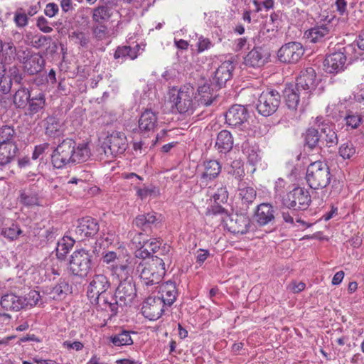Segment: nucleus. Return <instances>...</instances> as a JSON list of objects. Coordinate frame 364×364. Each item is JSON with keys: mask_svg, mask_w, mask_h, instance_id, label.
Returning a JSON list of instances; mask_svg holds the SVG:
<instances>
[{"mask_svg": "<svg viewBox=\"0 0 364 364\" xmlns=\"http://www.w3.org/2000/svg\"><path fill=\"white\" fill-rule=\"evenodd\" d=\"M90 151L87 144H79L69 138L64 139L53 150L51 162L56 168H61L68 164L82 163L87 161Z\"/></svg>", "mask_w": 364, "mask_h": 364, "instance_id": "f257e3e1", "label": "nucleus"}, {"mask_svg": "<svg viewBox=\"0 0 364 364\" xmlns=\"http://www.w3.org/2000/svg\"><path fill=\"white\" fill-rule=\"evenodd\" d=\"M169 262L168 257L160 258L158 255L152 256L147 261L140 262L137 267L141 284L148 292L158 289L166 273V265Z\"/></svg>", "mask_w": 364, "mask_h": 364, "instance_id": "f03ea898", "label": "nucleus"}, {"mask_svg": "<svg viewBox=\"0 0 364 364\" xmlns=\"http://www.w3.org/2000/svg\"><path fill=\"white\" fill-rule=\"evenodd\" d=\"M306 179L313 189L326 188L331 181L330 168L326 163L316 161L309 164Z\"/></svg>", "mask_w": 364, "mask_h": 364, "instance_id": "7ed1b4c3", "label": "nucleus"}, {"mask_svg": "<svg viewBox=\"0 0 364 364\" xmlns=\"http://www.w3.org/2000/svg\"><path fill=\"white\" fill-rule=\"evenodd\" d=\"M92 255L89 250H75L70 256L68 269L75 276L85 277L92 268Z\"/></svg>", "mask_w": 364, "mask_h": 364, "instance_id": "20e7f679", "label": "nucleus"}, {"mask_svg": "<svg viewBox=\"0 0 364 364\" xmlns=\"http://www.w3.org/2000/svg\"><path fill=\"white\" fill-rule=\"evenodd\" d=\"M17 58L22 63L23 71L28 75L38 74L46 65V60L40 53L23 50L21 54H18Z\"/></svg>", "mask_w": 364, "mask_h": 364, "instance_id": "39448f33", "label": "nucleus"}, {"mask_svg": "<svg viewBox=\"0 0 364 364\" xmlns=\"http://www.w3.org/2000/svg\"><path fill=\"white\" fill-rule=\"evenodd\" d=\"M311 201L308 190L296 187L287 194L283 198L282 203L287 208L299 210L307 209Z\"/></svg>", "mask_w": 364, "mask_h": 364, "instance_id": "423d86ee", "label": "nucleus"}, {"mask_svg": "<svg viewBox=\"0 0 364 364\" xmlns=\"http://www.w3.org/2000/svg\"><path fill=\"white\" fill-rule=\"evenodd\" d=\"M353 49V46L348 45L339 49L338 51L328 55L323 61L326 72L329 73H338L344 70L347 59L346 54Z\"/></svg>", "mask_w": 364, "mask_h": 364, "instance_id": "0eeeda50", "label": "nucleus"}, {"mask_svg": "<svg viewBox=\"0 0 364 364\" xmlns=\"http://www.w3.org/2000/svg\"><path fill=\"white\" fill-rule=\"evenodd\" d=\"M281 97L276 90L263 92L259 97L257 103L258 112L265 117L274 113L279 106Z\"/></svg>", "mask_w": 364, "mask_h": 364, "instance_id": "6e6552de", "label": "nucleus"}, {"mask_svg": "<svg viewBox=\"0 0 364 364\" xmlns=\"http://www.w3.org/2000/svg\"><path fill=\"white\" fill-rule=\"evenodd\" d=\"M102 147L106 155L116 156L123 154L127 148L125 134L120 132H113L105 139Z\"/></svg>", "mask_w": 364, "mask_h": 364, "instance_id": "1a4fd4ad", "label": "nucleus"}, {"mask_svg": "<svg viewBox=\"0 0 364 364\" xmlns=\"http://www.w3.org/2000/svg\"><path fill=\"white\" fill-rule=\"evenodd\" d=\"M304 54V48L301 43L292 41L283 45L277 52L280 62L294 64L299 62Z\"/></svg>", "mask_w": 364, "mask_h": 364, "instance_id": "9d476101", "label": "nucleus"}, {"mask_svg": "<svg viewBox=\"0 0 364 364\" xmlns=\"http://www.w3.org/2000/svg\"><path fill=\"white\" fill-rule=\"evenodd\" d=\"M193 92L192 89H180L177 94L171 96V101L174 103L177 110L181 114H192L197 107L196 101L193 100Z\"/></svg>", "mask_w": 364, "mask_h": 364, "instance_id": "9b49d317", "label": "nucleus"}, {"mask_svg": "<svg viewBox=\"0 0 364 364\" xmlns=\"http://www.w3.org/2000/svg\"><path fill=\"white\" fill-rule=\"evenodd\" d=\"M110 286L111 283L107 276L103 274H95L89 284L87 291L90 301H97L99 296L105 295Z\"/></svg>", "mask_w": 364, "mask_h": 364, "instance_id": "f8f14e48", "label": "nucleus"}, {"mask_svg": "<svg viewBox=\"0 0 364 364\" xmlns=\"http://www.w3.org/2000/svg\"><path fill=\"white\" fill-rule=\"evenodd\" d=\"M136 296V289L133 279L121 281L114 293V299L119 306L131 305Z\"/></svg>", "mask_w": 364, "mask_h": 364, "instance_id": "ddd939ff", "label": "nucleus"}, {"mask_svg": "<svg viewBox=\"0 0 364 364\" xmlns=\"http://www.w3.org/2000/svg\"><path fill=\"white\" fill-rule=\"evenodd\" d=\"M316 72L313 68H307L300 72L296 77V90L301 91L304 95V97L309 98L310 93L316 87Z\"/></svg>", "mask_w": 364, "mask_h": 364, "instance_id": "4468645a", "label": "nucleus"}, {"mask_svg": "<svg viewBox=\"0 0 364 364\" xmlns=\"http://www.w3.org/2000/svg\"><path fill=\"white\" fill-rule=\"evenodd\" d=\"M100 230L96 219L91 217H85L77 220V225L75 230L76 239L83 240L88 237H93Z\"/></svg>", "mask_w": 364, "mask_h": 364, "instance_id": "2eb2a0df", "label": "nucleus"}, {"mask_svg": "<svg viewBox=\"0 0 364 364\" xmlns=\"http://www.w3.org/2000/svg\"><path fill=\"white\" fill-rule=\"evenodd\" d=\"M225 222L228 230L235 235H244L250 230L252 226L250 219L242 214L227 215Z\"/></svg>", "mask_w": 364, "mask_h": 364, "instance_id": "dca6fc26", "label": "nucleus"}, {"mask_svg": "<svg viewBox=\"0 0 364 364\" xmlns=\"http://www.w3.org/2000/svg\"><path fill=\"white\" fill-rule=\"evenodd\" d=\"M166 308L157 296H149L142 304L141 313L151 321L159 318Z\"/></svg>", "mask_w": 364, "mask_h": 364, "instance_id": "f3484780", "label": "nucleus"}, {"mask_svg": "<svg viewBox=\"0 0 364 364\" xmlns=\"http://www.w3.org/2000/svg\"><path fill=\"white\" fill-rule=\"evenodd\" d=\"M269 53L263 47H255L245 57L244 63L247 67L259 68L268 62Z\"/></svg>", "mask_w": 364, "mask_h": 364, "instance_id": "a211bd4d", "label": "nucleus"}, {"mask_svg": "<svg viewBox=\"0 0 364 364\" xmlns=\"http://www.w3.org/2000/svg\"><path fill=\"white\" fill-rule=\"evenodd\" d=\"M225 118L227 124L230 127L241 126L248 118L247 110L242 105H234L226 112Z\"/></svg>", "mask_w": 364, "mask_h": 364, "instance_id": "6ab92c4d", "label": "nucleus"}, {"mask_svg": "<svg viewBox=\"0 0 364 364\" xmlns=\"http://www.w3.org/2000/svg\"><path fill=\"white\" fill-rule=\"evenodd\" d=\"M233 69L234 65L231 61L226 60L222 63L215 72L212 86L215 87L217 90L223 87L227 81L232 78Z\"/></svg>", "mask_w": 364, "mask_h": 364, "instance_id": "aec40b11", "label": "nucleus"}, {"mask_svg": "<svg viewBox=\"0 0 364 364\" xmlns=\"http://www.w3.org/2000/svg\"><path fill=\"white\" fill-rule=\"evenodd\" d=\"M18 201L26 207L41 205L38 191L33 185H29L18 191Z\"/></svg>", "mask_w": 364, "mask_h": 364, "instance_id": "412c9836", "label": "nucleus"}, {"mask_svg": "<svg viewBox=\"0 0 364 364\" xmlns=\"http://www.w3.org/2000/svg\"><path fill=\"white\" fill-rule=\"evenodd\" d=\"M255 220L259 226H264L274 221L275 210L272 204L263 203L257 205Z\"/></svg>", "mask_w": 364, "mask_h": 364, "instance_id": "4be33fe9", "label": "nucleus"}, {"mask_svg": "<svg viewBox=\"0 0 364 364\" xmlns=\"http://www.w3.org/2000/svg\"><path fill=\"white\" fill-rule=\"evenodd\" d=\"M203 171L200 177V186L208 183L216 178L221 172V165L217 160H208L203 162Z\"/></svg>", "mask_w": 364, "mask_h": 364, "instance_id": "5701e85b", "label": "nucleus"}, {"mask_svg": "<svg viewBox=\"0 0 364 364\" xmlns=\"http://www.w3.org/2000/svg\"><path fill=\"white\" fill-rule=\"evenodd\" d=\"M215 87H212L208 84H205L200 86L198 89V92L194 97V100L197 106L208 107L210 106L218 97L217 90Z\"/></svg>", "mask_w": 364, "mask_h": 364, "instance_id": "b1692460", "label": "nucleus"}, {"mask_svg": "<svg viewBox=\"0 0 364 364\" xmlns=\"http://www.w3.org/2000/svg\"><path fill=\"white\" fill-rule=\"evenodd\" d=\"M159 288L157 296L166 307H170L176 301L178 291L175 282L168 281L158 286Z\"/></svg>", "mask_w": 364, "mask_h": 364, "instance_id": "393cba45", "label": "nucleus"}, {"mask_svg": "<svg viewBox=\"0 0 364 364\" xmlns=\"http://www.w3.org/2000/svg\"><path fill=\"white\" fill-rule=\"evenodd\" d=\"M47 105L46 94L44 91L39 90L31 95L29 103L27 105L28 115L33 116L38 113H43Z\"/></svg>", "mask_w": 364, "mask_h": 364, "instance_id": "a878e982", "label": "nucleus"}, {"mask_svg": "<svg viewBox=\"0 0 364 364\" xmlns=\"http://www.w3.org/2000/svg\"><path fill=\"white\" fill-rule=\"evenodd\" d=\"M333 25L328 22L317 25L309 31L308 38L313 43H318L329 39L333 33Z\"/></svg>", "mask_w": 364, "mask_h": 364, "instance_id": "bb28decb", "label": "nucleus"}, {"mask_svg": "<svg viewBox=\"0 0 364 364\" xmlns=\"http://www.w3.org/2000/svg\"><path fill=\"white\" fill-rule=\"evenodd\" d=\"M92 304L96 305L97 311H105L107 313V320H110L118 313L119 304L114 299V295L111 296L109 300L105 295L99 296L97 301L90 302Z\"/></svg>", "mask_w": 364, "mask_h": 364, "instance_id": "cd10ccee", "label": "nucleus"}, {"mask_svg": "<svg viewBox=\"0 0 364 364\" xmlns=\"http://www.w3.org/2000/svg\"><path fill=\"white\" fill-rule=\"evenodd\" d=\"M158 117L151 109H146L141 114L138 121L139 129L141 133L154 132L157 127Z\"/></svg>", "mask_w": 364, "mask_h": 364, "instance_id": "c85d7f7f", "label": "nucleus"}, {"mask_svg": "<svg viewBox=\"0 0 364 364\" xmlns=\"http://www.w3.org/2000/svg\"><path fill=\"white\" fill-rule=\"evenodd\" d=\"M144 50V48H142L140 44H136L134 47H131L130 46H118L114 53V58L121 60L122 62L127 58L134 60L138 55L141 54Z\"/></svg>", "mask_w": 364, "mask_h": 364, "instance_id": "c756f323", "label": "nucleus"}, {"mask_svg": "<svg viewBox=\"0 0 364 364\" xmlns=\"http://www.w3.org/2000/svg\"><path fill=\"white\" fill-rule=\"evenodd\" d=\"M109 268L112 275L116 276L120 282L132 279V274L134 266L128 260L120 264H112Z\"/></svg>", "mask_w": 364, "mask_h": 364, "instance_id": "7c9ffc66", "label": "nucleus"}, {"mask_svg": "<svg viewBox=\"0 0 364 364\" xmlns=\"http://www.w3.org/2000/svg\"><path fill=\"white\" fill-rule=\"evenodd\" d=\"M45 134L49 137H58L63 133V126L60 120L54 116H48L43 121Z\"/></svg>", "mask_w": 364, "mask_h": 364, "instance_id": "2f4dec72", "label": "nucleus"}, {"mask_svg": "<svg viewBox=\"0 0 364 364\" xmlns=\"http://www.w3.org/2000/svg\"><path fill=\"white\" fill-rule=\"evenodd\" d=\"M3 309L7 311H19L26 305V299L14 294H7L1 297L0 301Z\"/></svg>", "mask_w": 364, "mask_h": 364, "instance_id": "473e14b6", "label": "nucleus"}, {"mask_svg": "<svg viewBox=\"0 0 364 364\" xmlns=\"http://www.w3.org/2000/svg\"><path fill=\"white\" fill-rule=\"evenodd\" d=\"M160 218L161 215H158L154 212L140 214L135 218L134 224L138 228L145 231L150 228L152 225L160 222Z\"/></svg>", "mask_w": 364, "mask_h": 364, "instance_id": "72a5a7b5", "label": "nucleus"}, {"mask_svg": "<svg viewBox=\"0 0 364 364\" xmlns=\"http://www.w3.org/2000/svg\"><path fill=\"white\" fill-rule=\"evenodd\" d=\"M18 151L16 143L0 144V165L9 164L15 159Z\"/></svg>", "mask_w": 364, "mask_h": 364, "instance_id": "f704fd0d", "label": "nucleus"}, {"mask_svg": "<svg viewBox=\"0 0 364 364\" xmlns=\"http://www.w3.org/2000/svg\"><path fill=\"white\" fill-rule=\"evenodd\" d=\"M215 147L222 153H227L232 149L233 137L229 131L224 129L218 134Z\"/></svg>", "mask_w": 364, "mask_h": 364, "instance_id": "c9c22d12", "label": "nucleus"}, {"mask_svg": "<svg viewBox=\"0 0 364 364\" xmlns=\"http://www.w3.org/2000/svg\"><path fill=\"white\" fill-rule=\"evenodd\" d=\"M285 103L287 107L291 110H296L299 99L301 97L303 99H306V97H304V95L301 91H297L296 87H287L284 91Z\"/></svg>", "mask_w": 364, "mask_h": 364, "instance_id": "e433bc0d", "label": "nucleus"}, {"mask_svg": "<svg viewBox=\"0 0 364 364\" xmlns=\"http://www.w3.org/2000/svg\"><path fill=\"white\" fill-rule=\"evenodd\" d=\"M242 151L246 155L247 163L250 165L256 166L261 162V151L257 145L250 144L248 142L244 143L242 144Z\"/></svg>", "mask_w": 364, "mask_h": 364, "instance_id": "4c0bfd02", "label": "nucleus"}, {"mask_svg": "<svg viewBox=\"0 0 364 364\" xmlns=\"http://www.w3.org/2000/svg\"><path fill=\"white\" fill-rule=\"evenodd\" d=\"M69 286L65 282H60L54 287H48L44 291L47 298L50 300H61L67 294Z\"/></svg>", "mask_w": 364, "mask_h": 364, "instance_id": "58836bf2", "label": "nucleus"}, {"mask_svg": "<svg viewBox=\"0 0 364 364\" xmlns=\"http://www.w3.org/2000/svg\"><path fill=\"white\" fill-rule=\"evenodd\" d=\"M113 15V8L108 4L98 6L92 10V21L97 23L107 21Z\"/></svg>", "mask_w": 364, "mask_h": 364, "instance_id": "ea45409f", "label": "nucleus"}, {"mask_svg": "<svg viewBox=\"0 0 364 364\" xmlns=\"http://www.w3.org/2000/svg\"><path fill=\"white\" fill-rule=\"evenodd\" d=\"M33 91V88L29 90L25 87H21L14 95L13 102L15 106L18 109L26 108Z\"/></svg>", "mask_w": 364, "mask_h": 364, "instance_id": "a19ab883", "label": "nucleus"}, {"mask_svg": "<svg viewBox=\"0 0 364 364\" xmlns=\"http://www.w3.org/2000/svg\"><path fill=\"white\" fill-rule=\"evenodd\" d=\"M131 334L136 335L134 331L121 330L119 333L112 335L109 337V341L114 346H123L132 345L134 341Z\"/></svg>", "mask_w": 364, "mask_h": 364, "instance_id": "79ce46f5", "label": "nucleus"}, {"mask_svg": "<svg viewBox=\"0 0 364 364\" xmlns=\"http://www.w3.org/2000/svg\"><path fill=\"white\" fill-rule=\"evenodd\" d=\"M75 243V240L70 237H63L57 243L56 256L59 259H64Z\"/></svg>", "mask_w": 364, "mask_h": 364, "instance_id": "37998d69", "label": "nucleus"}, {"mask_svg": "<svg viewBox=\"0 0 364 364\" xmlns=\"http://www.w3.org/2000/svg\"><path fill=\"white\" fill-rule=\"evenodd\" d=\"M320 136L318 129L314 127L308 128L304 134V146L314 150L318 146Z\"/></svg>", "mask_w": 364, "mask_h": 364, "instance_id": "c03bdc74", "label": "nucleus"}, {"mask_svg": "<svg viewBox=\"0 0 364 364\" xmlns=\"http://www.w3.org/2000/svg\"><path fill=\"white\" fill-rule=\"evenodd\" d=\"M321 132L324 134V140L328 147L335 146L338 144V139L334 129L328 124H323L321 127Z\"/></svg>", "mask_w": 364, "mask_h": 364, "instance_id": "a18cd8bd", "label": "nucleus"}, {"mask_svg": "<svg viewBox=\"0 0 364 364\" xmlns=\"http://www.w3.org/2000/svg\"><path fill=\"white\" fill-rule=\"evenodd\" d=\"M22 232L23 231L18 225L12 223L10 226L4 227L1 229V235L10 240H15L18 238Z\"/></svg>", "mask_w": 364, "mask_h": 364, "instance_id": "49530a36", "label": "nucleus"}, {"mask_svg": "<svg viewBox=\"0 0 364 364\" xmlns=\"http://www.w3.org/2000/svg\"><path fill=\"white\" fill-rule=\"evenodd\" d=\"M16 132L13 127L5 125L0 127V144L16 143Z\"/></svg>", "mask_w": 364, "mask_h": 364, "instance_id": "de8ad7c7", "label": "nucleus"}, {"mask_svg": "<svg viewBox=\"0 0 364 364\" xmlns=\"http://www.w3.org/2000/svg\"><path fill=\"white\" fill-rule=\"evenodd\" d=\"M338 153L343 159H349L355 154L356 149L353 144L348 141L340 146Z\"/></svg>", "mask_w": 364, "mask_h": 364, "instance_id": "09e8293b", "label": "nucleus"}, {"mask_svg": "<svg viewBox=\"0 0 364 364\" xmlns=\"http://www.w3.org/2000/svg\"><path fill=\"white\" fill-rule=\"evenodd\" d=\"M239 195L242 202L249 205L256 198L257 193L254 188L245 187L240 188Z\"/></svg>", "mask_w": 364, "mask_h": 364, "instance_id": "8fccbe9b", "label": "nucleus"}, {"mask_svg": "<svg viewBox=\"0 0 364 364\" xmlns=\"http://www.w3.org/2000/svg\"><path fill=\"white\" fill-rule=\"evenodd\" d=\"M346 125L351 129H356L362 122V117L360 114L352 111H348L344 117Z\"/></svg>", "mask_w": 364, "mask_h": 364, "instance_id": "3c124183", "label": "nucleus"}, {"mask_svg": "<svg viewBox=\"0 0 364 364\" xmlns=\"http://www.w3.org/2000/svg\"><path fill=\"white\" fill-rule=\"evenodd\" d=\"M229 173L232 174L235 178L242 180L245 176L243 162L240 159L233 161L231 164Z\"/></svg>", "mask_w": 364, "mask_h": 364, "instance_id": "603ef678", "label": "nucleus"}, {"mask_svg": "<svg viewBox=\"0 0 364 364\" xmlns=\"http://www.w3.org/2000/svg\"><path fill=\"white\" fill-rule=\"evenodd\" d=\"M214 200L216 203H225L228 199V191L225 186H221L217 188L216 193L213 196Z\"/></svg>", "mask_w": 364, "mask_h": 364, "instance_id": "864d4df0", "label": "nucleus"}, {"mask_svg": "<svg viewBox=\"0 0 364 364\" xmlns=\"http://www.w3.org/2000/svg\"><path fill=\"white\" fill-rule=\"evenodd\" d=\"M22 9H20L15 12L14 21L18 28H23L28 25V17L27 14L21 12Z\"/></svg>", "mask_w": 364, "mask_h": 364, "instance_id": "5fc2aeb1", "label": "nucleus"}, {"mask_svg": "<svg viewBox=\"0 0 364 364\" xmlns=\"http://www.w3.org/2000/svg\"><path fill=\"white\" fill-rule=\"evenodd\" d=\"M9 79L11 80V82L21 84L23 80V73L20 71L18 68L14 65L11 67L9 70V75L7 76Z\"/></svg>", "mask_w": 364, "mask_h": 364, "instance_id": "6e6d98bb", "label": "nucleus"}, {"mask_svg": "<svg viewBox=\"0 0 364 364\" xmlns=\"http://www.w3.org/2000/svg\"><path fill=\"white\" fill-rule=\"evenodd\" d=\"M196 46L197 52L200 53L212 48L213 46V43L209 38L200 36L198 38V41Z\"/></svg>", "mask_w": 364, "mask_h": 364, "instance_id": "4d7b16f0", "label": "nucleus"}, {"mask_svg": "<svg viewBox=\"0 0 364 364\" xmlns=\"http://www.w3.org/2000/svg\"><path fill=\"white\" fill-rule=\"evenodd\" d=\"M36 26L41 31L46 33L53 31V28L49 26L48 20L44 16H39L37 18Z\"/></svg>", "mask_w": 364, "mask_h": 364, "instance_id": "13d9d810", "label": "nucleus"}, {"mask_svg": "<svg viewBox=\"0 0 364 364\" xmlns=\"http://www.w3.org/2000/svg\"><path fill=\"white\" fill-rule=\"evenodd\" d=\"M93 34L97 40H102L107 36V27L103 23H98L93 28Z\"/></svg>", "mask_w": 364, "mask_h": 364, "instance_id": "bf43d9fd", "label": "nucleus"}, {"mask_svg": "<svg viewBox=\"0 0 364 364\" xmlns=\"http://www.w3.org/2000/svg\"><path fill=\"white\" fill-rule=\"evenodd\" d=\"M12 86L11 80L5 75L0 77V90L4 94H7L11 91Z\"/></svg>", "mask_w": 364, "mask_h": 364, "instance_id": "052dcab7", "label": "nucleus"}, {"mask_svg": "<svg viewBox=\"0 0 364 364\" xmlns=\"http://www.w3.org/2000/svg\"><path fill=\"white\" fill-rule=\"evenodd\" d=\"M144 246L146 247L150 252H156L159 249H160V246L161 245V241L156 239H151L149 240H146L143 242Z\"/></svg>", "mask_w": 364, "mask_h": 364, "instance_id": "680f3d73", "label": "nucleus"}, {"mask_svg": "<svg viewBox=\"0 0 364 364\" xmlns=\"http://www.w3.org/2000/svg\"><path fill=\"white\" fill-rule=\"evenodd\" d=\"M41 299L40 294L36 291H31L28 294L26 299V304H29L31 306L36 305Z\"/></svg>", "mask_w": 364, "mask_h": 364, "instance_id": "e2e57ef3", "label": "nucleus"}, {"mask_svg": "<svg viewBox=\"0 0 364 364\" xmlns=\"http://www.w3.org/2000/svg\"><path fill=\"white\" fill-rule=\"evenodd\" d=\"M157 192L155 187H146L144 188H138L136 191L137 196L140 197L141 199L148 197L149 196H151L153 194H156Z\"/></svg>", "mask_w": 364, "mask_h": 364, "instance_id": "0e129e2a", "label": "nucleus"}, {"mask_svg": "<svg viewBox=\"0 0 364 364\" xmlns=\"http://www.w3.org/2000/svg\"><path fill=\"white\" fill-rule=\"evenodd\" d=\"M59 11L58 6L55 3H49L46 5L44 14L47 16L51 18L55 16Z\"/></svg>", "mask_w": 364, "mask_h": 364, "instance_id": "69168bd1", "label": "nucleus"}, {"mask_svg": "<svg viewBox=\"0 0 364 364\" xmlns=\"http://www.w3.org/2000/svg\"><path fill=\"white\" fill-rule=\"evenodd\" d=\"M49 147L48 143H43L36 146L34 151L32 154L33 159L36 160L39 158V156L45 152L46 149Z\"/></svg>", "mask_w": 364, "mask_h": 364, "instance_id": "338daca9", "label": "nucleus"}, {"mask_svg": "<svg viewBox=\"0 0 364 364\" xmlns=\"http://www.w3.org/2000/svg\"><path fill=\"white\" fill-rule=\"evenodd\" d=\"M305 287H306L305 283H304L302 282H297L296 281L292 282L288 286V289L294 294H297V293L302 291L303 290H304Z\"/></svg>", "mask_w": 364, "mask_h": 364, "instance_id": "774afa93", "label": "nucleus"}]
</instances>
